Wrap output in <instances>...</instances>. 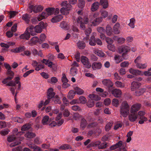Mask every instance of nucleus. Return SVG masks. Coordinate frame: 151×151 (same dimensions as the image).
<instances>
[{
  "label": "nucleus",
  "mask_w": 151,
  "mask_h": 151,
  "mask_svg": "<svg viewBox=\"0 0 151 151\" xmlns=\"http://www.w3.org/2000/svg\"><path fill=\"white\" fill-rule=\"evenodd\" d=\"M129 106L126 101H123L120 106V113L124 117H126L129 113Z\"/></svg>",
  "instance_id": "obj_1"
},
{
  "label": "nucleus",
  "mask_w": 151,
  "mask_h": 151,
  "mask_svg": "<svg viewBox=\"0 0 151 151\" xmlns=\"http://www.w3.org/2000/svg\"><path fill=\"white\" fill-rule=\"evenodd\" d=\"M55 95V93L54 92L53 89L52 88H50L48 89V104L51 101V100H49L50 99L54 101V102L55 104L60 103L59 99L58 96L56 95L54 97Z\"/></svg>",
  "instance_id": "obj_2"
},
{
  "label": "nucleus",
  "mask_w": 151,
  "mask_h": 151,
  "mask_svg": "<svg viewBox=\"0 0 151 151\" xmlns=\"http://www.w3.org/2000/svg\"><path fill=\"white\" fill-rule=\"evenodd\" d=\"M98 14L96 13L94 14L93 15H90L89 16V21L93 24V26H95L97 25L102 21V18L101 17L96 18L93 21H92V20L98 16Z\"/></svg>",
  "instance_id": "obj_3"
},
{
  "label": "nucleus",
  "mask_w": 151,
  "mask_h": 151,
  "mask_svg": "<svg viewBox=\"0 0 151 151\" xmlns=\"http://www.w3.org/2000/svg\"><path fill=\"white\" fill-rule=\"evenodd\" d=\"M81 61L84 66L87 68H89L91 67L88 58L86 56H82L81 57Z\"/></svg>",
  "instance_id": "obj_4"
},
{
  "label": "nucleus",
  "mask_w": 151,
  "mask_h": 151,
  "mask_svg": "<svg viewBox=\"0 0 151 151\" xmlns=\"http://www.w3.org/2000/svg\"><path fill=\"white\" fill-rule=\"evenodd\" d=\"M130 47L127 45H122L119 47L118 50L119 52L122 53L124 56L130 50Z\"/></svg>",
  "instance_id": "obj_5"
},
{
  "label": "nucleus",
  "mask_w": 151,
  "mask_h": 151,
  "mask_svg": "<svg viewBox=\"0 0 151 151\" xmlns=\"http://www.w3.org/2000/svg\"><path fill=\"white\" fill-rule=\"evenodd\" d=\"M46 14L43 12L38 17H34L31 19V22L33 24H36L38 21L41 20L45 18Z\"/></svg>",
  "instance_id": "obj_6"
},
{
  "label": "nucleus",
  "mask_w": 151,
  "mask_h": 151,
  "mask_svg": "<svg viewBox=\"0 0 151 151\" xmlns=\"http://www.w3.org/2000/svg\"><path fill=\"white\" fill-rule=\"evenodd\" d=\"M141 107V104H140L137 103L133 104L131 107V112L132 113L136 112L140 109Z\"/></svg>",
  "instance_id": "obj_7"
},
{
  "label": "nucleus",
  "mask_w": 151,
  "mask_h": 151,
  "mask_svg": "<svg viewBox=\"0 0 151 151\" xmlns=\"http://www.w3.org/2000/svg\"><path fill=\"white\" fill-rule=\"evenodd\" d=\"M140 83L138 82L133 81L131 83V90L132 91H134L139 88L141 86Z\"/></svg>",
  "instance_id": "obj_8"
},
{
  "label": "nucleus",
  "mask_w": 151,
  "mask_h": 151,
  "mask_svg": "<svg viewBox=\"0 0 151 151\" xmlns=\"http://www.w3.org/2000/svg\"><path fill=\"white\" fill-rule=\"evenodd\" d=\"M48 67L52 72L56 71L57 69V65L55 63L48 60Z\"/></svg>",
  "instance_id": "obj_9"
},
{
  "label": "nucleus",
  "mask_w": 151,
  "mask_h": 151,
  "mask_svg": "<svg viewBox=\"0 0 151 151\" xmlns=\"http://www.w3.org/2000/svg\"><path fill=\"white\" fill-rule=\"evenodd\" d=\"M111 93L112 94L116 97H120L122 94L121 90L117 88L113 89L111 91Z\"/></svg>",
  "instance_id": "obj_10"
},
{
  "label": "nucleus",
  "mask_w": 151,
  "mask_h": 151,
  "mask_svg": "<svg viewBox=\"0 0 151 151\" xmlns=\"http://www.w3.org/2000/svg\"><path fill=\"white\" fill-rule=\"evenodd\" d=\"M29 32L30 35L34 36L37 35L34 27L32 26H29L26 29V32Z\"/></svg>",
  "instance_id": "obj_11"
},
{
  "label": "nucleus",
  "mask_w": 151,
  "mask_h": 151,
  "mask_svg": "<svg viewBox=\"0 0 151 151\" xmlns=\"http://www.w3.org/2000/svg\"><path fill=\"white\" fill-rule=\"evenodd\" d=\"M103 84L108 87H111L113 85V83L109 79H104L102 81Z\"/></svg>",
  "instance_id": "obj_12"
},
{
  "label": "nucleus",
  "mask_w": 151,
  "mask_h": 151,
  "mask_svg": "<svg viewBox=\"0 0 151 151\" xmlns=\"http://www.w3.org/2000/svg\"><path fill=\"white\" fill-rule=\"evenodd\" d=\"M124 56V54H122V56L118 55H115L114 58L115 63L118 64L122 61L124 59L123 58Z\"/></svg>",
  "instance_id": "obj_13"
},
{
  "label": "nucleus",
  "mask_w": 151,
  "mask_h": 151,
  "mask_svg": "<svg viewBox=\"0 0 151 151\" xmlns=\"http://www.w3.org/2000/svg\"><path fill=\"white\" fill-rule=\"evenodd\" d=\"M63 16L59 14L53 17L51 20V22L53 23H56L60 21L63 18Z\"/></svg>",
  "instance_id": "obj_14"
},
{
  "label": "nucleus",
  "mask_w": 151,
  "mask_h": 151,
  "mask_svg": "<svg viewBox=\"0 0 151 151\" xmlns=\"http://www.w3.org/2000/svg\"><path fill=\"white\" fill-rule=\"evenodd\" d=\"M40 23L41 24H42V26L41 25H37L34 28L36 34L41 33L42 30L43 26L44 23L42 22H40Z\"/></svg>",
  "instance_id": "obj_15"
},
{
  "label": "nucleus",
  "mask_w": 151,
  "mask_h": 151,
  "mask_svg": "<svg viewBox=\"0 0 151 151\" xmlns=\"http://www.w3.org/2000/svg\"><path fill=\"white\" fill-rule=\"evenodd\" d=\"M99 3L98 1H96L92 5L91 10L92 12L97 10L99 8Z\"/></svg>",
  "instance_id": "obj_16"
},
{
  "label": "nucleus",
  "mask_w": 151,
  "mask_h": 151,
  "mask_svg": "<svg viewBox=\"0 0 151 151\" xmlns=\"http://www.w3.org/2000/svg\"><path fill=\"white\" fill-rule=\"evenodd\" d=\"M25 47L23 46L18 47H16L15 49L11 50V51L14 53L19 52L24 50H25Z\"/></svg>",
  "instance_id": "obj_17"
},
{
  "label": "nucleus",
  "mask_w": 151,
  "mask_h": 151,
  "mask_svg": "<svg viewBox=\"0 0 151 151\" xmlns=\"http://www.w3.org/2000/svg\"><path fill=\"white\" fill-rule=\"evenodd\" d=\"M138 116L135 113L129 114L128 116L129 120L131 122L135 121L137 118Z\"/></svg>",
  "instance_id": "obj_18"
},
{
  "label": "nucleus",
  "mask_w": 151,
  "mask_h": 151,
  "mask_svg": "<svg viewBox=\"0 0 151 151\" xmlns=\"http://www.w3.org/2000/svg\"><path fill=\"white\" fill-rule=\"evenodd\" d=\"M21 39L28 40L30 37V35L29 32H26V29L24 33L22 34L19 37Z\"/></svg>",
  "instance_id": "obj_19"
},
{
  "label": "nucleus",
  "mask_w": 151,
  "mask_h": 151,
  "mask_svg": "<svg viewBox=\"0 0 151 151\" xmlns=\"http://www.w3.org/2000/svg\"><path fill=\"white\" fill-rule=\"evenodd\" d=\"M135 95L137 96H139L142 94L145 91L146 89L145 88H141L136 90L135 91Z\"/></svg>",
  "instance_id": "obj_20"
},
{
  "label": "nucleus",
  "mask_w": 151,
  "mask_h": 151,
  "mask_svg": "<svg viewBox=\"0 0 151 151\" xmlns=\"http://www.w3.org/2000/svg\"><path fill=\"white\" fill-rule=\"evenodd\" d=\"M22 19L26 23L28 24L29 23L30 16L27 14H23L22 16Z\"/></svg>",
  "instance_id": "obj_21"
},
{
  "label": "nucleus",
  "mask_w": 151,
  "mask_h": 151,
  "mask_svg": "<svg viewBox=\"0 0 151 151\" xmlns=\"http://www.w3.org/2000/svg\"><path fill=\"white\" fill-rule=\"evenodd\" d=\"M93 52L95 54L100 57H103L105 55L104 53L101 50L96 49H93Z\"/></svg>",
  "instance_id": "obj_22"
},
{
  "label": "nucleus",
  "mask_w": 151,
  "mask_h": 151,
  "mask_svg": "<svg viewBox=\"0 0 151 151\" xmlns=\"http://www.w3.org/2000/svg\"><path fill=\"white\" fill-rule=\"evenodd\" d=\"M87 124L86 120L84 118L81 119L80 123V127L82 130H83Z\"/></svg>",
  "instance_id": "obj_23"
},
{
  "label": "nucleus",
  "mask_w": 151,
  "mask_h": 151,
  "mask_svg": "<svg viewBox=\"0 0 151 151\" xmlns=\"http://www.w3.org/2000/svg\"><path fill=\"white\" fill-rule=\"evenodd\" d=\"M101 66L102 65L101 63L94 62L92 64V68L93 70H95L96 69L101 68Z\"/></svg>",
  "instance_id": "obj_24"
},
{
  "label": "nucleus",
  "mask_w": 151,
  "mask_h": 151,
  "mask_svg": "<svg viewBox=\"0 0 151 151\" xmlns=\"http://www.w3.org/2000/svg\"><path fill=\"white\" fill-rule=\"evenodd\" d=\"M74 89L75 91V92L77 94L79 95H81L83 94L84 93V91L81 88H79L78 86H76L74 88Z\"/></svg>",
  "instance_id": "obj_25"
},
{
  "label": "nucleus",
  "mask_w": 151,
  "mask_h": 151,
  "mask_svg": "<svg viewBox=\"0 0 151 151\" xmlns=\"http://www.w3.org/2000/svg\"><path fill=\"white\" fill-rule=\"evenodd\" d=\"M88 96L92 100H94L96 101H98L101 99V97L98 95L94 94H90Z\"/></svg>",
  "instance_id": "obj_26"
},
{
  "label": "nucleus",
  "mask_w": 151,
  "mask_h": 151,
  "mask_svg": "<svg viewBox=\"0 0 151 151\" xmlns=\"http://www.w3.org/2000/svg\"><path fill=\"white\" fill-rule=\"evenodd\" d=\"M99 3L104 9H106L109 6L107 0H100Z\"/></svg>",
  "instance_id": "obj_27"
},
{
  "label": "nucleus",
  "mask_w": 151,
  "mask_h": 151,
  "mask_svg": "<svg viewBox=\"0 0 151 151\" xmlns=\"http://www.w3.org/2000/svg\"><path fill=\"white\" fill-rule=\"evenodd\" d=\"M36 134L34 133L31 132H28L24 134V136L28 139H32L35 137Z\"/></svg>",
  "instance_id": "obj_28"
},
{
  "label": "nucleus",
  "mask_w": 151,
  "mask_h": 151,
  "mask_svg": "<svg viewBox=\"0 0 151 151\" xmlns=\"http://www.w3.org/2000/svg\"><path fill=\"white\" fill-rule=\"evenodd\" d=\"M120 27V24L118 23H116L114 26L113 30L115 33L119 34L120 32V31L119 30Z\"/></svg>",
  "instance_id": "obj_29"
},
{
  "label": "nucleus",
  "mask_w": 151,
  "mask_h": 151,
  "mask_svg": "<svg viewBox=\"0 0 151 151\" xmlns=\"http://www.w3.org/2000/svg\"><path fill=\"white\" fill-rule=\"evenodd\" d=\"M38 38L37 37L34 36L32 37L29 42V44L31 45L35 44L38 42Z\"/></svg>",
  "instance_id": "obj_30"
},
{
  "label": "nucleus",
  "mask_w": 151,
  "mask_h": 151,
  "mask_svg": "<svg viewBox=\"0 0 151 151\" xmlns=\"http://www.w3.org/2000/svg\"><path fill=\"white\" fill-rule=\"evenodd\" d=\"M75 94L76 93L74 90H70L68 93L67 97L68 99H72L74 98Z\"/></svg>",
  "instance_id": "obj_31"
},
{
  "label": "nucleus",
  "mask_w": 151,
  "mask_h": 151,
  "mask_svg": "<svg viewBox=\"0 0 151 151\" xmlns=\"http://www.w3.org/2000/svg\"><path fill=\"white\" fill-rule=\"evenodd\" d=\"M78 104H85L87 102V99L83 96H80L78 100Z\"/></svg>",
  "instance_id": "obj_32"
},
{
  "label": "nucleus",
  "mask_w": 151,
  "mask_h": 151,
  "mask_svg": "<svg viewBox=\"0 0 151 151\" xmlns=\"http://www.w3.org/2000/svg\"><path fill=\"white\" fill-rule=\"evenodd\" d=\"M89 44L91 46H95L96 45V40L94 36H92L89 41Z\"/></svg>",
  "instance_id": "obj_33"
},
{
  "label": "nucleus",
  "mask_w": 151,
  "mask_h": 151,
  "mask_svg": "<svg viewBox=\"0 0 151 151\" xmlns=\"http://www.w3.org/2000/svg\"><path fill=\"white\" fill-rule=\"evenodd\" d=\"M77 46L79 49H83L85 47L86 45L83 42L79 41L77 43Z\"/></svg>",
  "instance_id": "obj_34"
},
{
  "label": "nucleus",
  "mask_w": 151,
  "mask_h": 151,
  "mask_svg": "<svg viewBox=\"0 0 151 151\" xmlns=\"http://www.w3.org/2000/svg\"><path fill=\"white\" fill-rule=\"evenodd\" d=\"M106 32L107 35L110 36L112 34V29L110 26L108 25L106 27Z\"/></svg>",
  "instance_id": "obj_35"
},
{
  "label": "nucleus",
  "mask_w": 151,
  "mask_h": 151,
  "mask_svg": "<svg viewBox=\"0 0 151 151\" xmlns=\"http://www.w3.org/2000/svg\"><path fill=\"white\" fill-rule=\"evenodd\" d=\"M42 8L41 6H35L33 12L35 13H37L38 12L42 11Z\"/></svg>",
  "instance_id": "obj_36"
},
{
  "label": "nucleus",
  "mask_w": 151,
  "mask_h": 151,
  "mask_svg": "<svg viewBox=\"0 0 151 151\" xmlns=\"http://www.w3.org/2000/svg\"><path fill=\"white\" fill-rule=\"evenodd\" d=\"M60 13L62 14L67 15L69 13V11L65 9V7L62 8L60 10Z\"/></svg>",
  "instance_id": "obj_37"
},
{
  "label": "nucleus",
  "mask_w": 151,
  "mask_h": 151,
  "mask_svg": "<svg viewBox=\"0 0 151 151\" xmlns=\"http://www.w3.org/2000/svg\"><path fill=\"white\" fill-rule=\"evenodd\" d=\"M123 124L122 121H118L117 123L116 124L115 126L114 127V129L115 130H116L118 129L119 128L121 127Z\"/></svg>",
  "instance_id": "obj_38"
},
{
  "label": "nucleus",
  "mask_w": 151,
  "mask_h": 151,
  "mask_svg": "<svg viewBox=\"0 0 151 151\" xmlns=\"http://www.w3.org/2000/svg\"><path fill=\"white\" fill-rule=\"evenodd\" d=\"M16 139V137L14 134H12L8 136L7 139V141L9 142L14 141Z\"/></svg>",
  "instance_id": "obj_39"
},
{
  "label": "nucleus",
  "mask_w": 151,
  "mask_h": 151,
  "mask_svg": "<svg viewBox=\"0 0 151 151\" xmlns=\"http://www.w3.org/2000/svg\"><path fill=\"white\" fill-rule=\"evenodd\" d=\"M79 3L78 4V7L80 8H83L85 5V1L84 0H78Z\"/></svg>",
  "instance_id": "obj_40"
},
{
  "label": "nucleus",
  "mask_w": 151,
  "mask_h": 151,
  "mask_svg": "<svg viewBox=\"0 0 151 151\" xmlns=\"http://www.w3.org/2000/svg\"><path fill=\"white\" fill-rule=\"evenodd\" d=\"M135 22V20L134 18H131L130 19V23L128 25L131 28H133L134 27V23Z\"/></svg>",
  "instance_id": "obj_41"
},
{
  "label": "nucleus",
  "mask_w": 151,
  "mask_h": 151,
  "mask_svg": "<svg viewBox=\"0 0 151 151\" xmlns=\"http://www.w3.org/2000/svg\"><path fill=\"white\" fill-rule=\"evenodd\" d=\"M31 127L30 126L29 124H26L23 125L21 128V130L22 131H25L29 129Z\"/></svg>",
  "instance_id": "obj_42"
},
{
  "label": "nucleus",
  "mask_w": 151,
  "mask_h": 151,
  "mask_svg": "<svg viewBox=\"0 0 151 151\" xmlns=\"http://www.w3.org/2000/svg\"><path fill=\"white\" fill-rule=\"evenodd\" d=\"M113 124V123L112 122H109L106 124L105 127V130L106 131H108L109 130Z\"/></svg>",
  "instance_id": "obj_43"
},
{
  "label": "nucleus",
  "mask_w": 151,
  "mask_h": 151,
  "mask_svg": "<svg viewBox=\"0 0 151 151\" xmlns=\"http://www.w3.org/2000/svg\"><path fill=\"white\" fill-rule=\"evenodd\" d=\"M94 105V102L93 100H89L87 104V106L90 108L93 107Z\"/></svg>",
  "instance_id": "obj_44"
},
{
  "label": "nucleus",
  "mask_w": 151,
  "mask_h": 151,
  "mask_svg": "<svg viewBox=\"0 0 151 151\" xmlns=\"http://www.w3.org/2000/svg\"><path fill=\"white\" fill-rule=\"evenodd\" d=\"M13 120L15 122H17L19 123H22L24 121L23 119L18 117L13 118Z\"/></svg>",
  "instance_id": "obj_45"
},
{
  "label": "nucleus",
  "mask_w": 151,
  "mask_h": 151,
  "mask_svg": "<svg viewBox=\"0 0 151 151\" xmlns=\"http://www.w3.org/2000/svg\"><path fill=\"white\" fill-rule=\"evenodd\" d=\"M100 12L101 16L104 18H106L108 15V12L106 11L101 10L100 11Z\"/></svg>",
  "instance_id": "obj_46"
},
{
  "label": "nucleus",
  "mask_w": 151,
  "mask_h": 151,
  "mask_svg": "<svg viewBox=\"0 0 151 151\" xmlns=\"http://www.w3.org/2000/svg\"><path fill=\"white\" fill-rule=\"evenodd\" d=\"M55 12L54 8H48V16L52 14Z\"/></svg>",
  "instance_id": "obj_47"
},
{
  "label": "nucleus",
  "mask_w": 151,
  "mask_h": 151,
  "mask_svg": "<svg viewBox=\"0 0 151 151\" xmlns=\"http://www.w3.org/2000/svg\"><path fill=\"white\" fill-rule=\"evenodd\" d=\"M136 65L137 68H139L144 69L146 68L147 65L146 64H140L137 63Z\"/></svg>",
  "instance_id": "obj_48"
},
{
  "label": "nucleus",
  "mask_w": 151,
  "mask_h": 151,
  "mask_svg": "<svg viewBox=\"0 0 151 151\" xmlns=\"http://www.w3.org/2000/svg\"><path fill=\"white\" fill-rule=\"evenodd\" d=\"M107 47L108 49L112 51H115L116 50V48L114 45H113L111 44H109L107 45Z\"/></svg>",
  "instance_id": "obj_49"
},
{
  "label": "nucleus",
  "mask_w": 151,
  "mask_h": 151,
  "mask_svg": "<svg viewBox=\"0 0 151 151\" xmlns=\"http://www.w3.org/2000/svg\"><path fill=\"white\" fill-rule=\"evenodd\" d=\"M98 125L96 122H92L89 124L87 126L88 128H91L92 127H96Z\"/></svg>",
  "instance_id": "obj_50"
},
{
  "label": "nucleus",
  "mask_w": 151,
  "mask_h": 151,
  "mask_svg": "<svg viewBox=\"0 0 151 151\" xmlns=\"http://www.w3.org/2000/svg\"><path fill=\"white\" fill-rule=\"evenodd\" d=\"M112 104L115 107H117L119 105V101L117 99H114L112 101Z\"/></svg>",
  "instance_id": "obj_51"
},
{
  "label": "nucleus",
  "mask_w": 151,
  "mask_h": 151,
  "mask_svg": "<svg viewBox=\"0 0 151 151\" xmlns=\"http://www.w3.org/2000/svg\"><path fill=\"white\" fill-rule=\"evenodd\" d=\"M77 69L74 67L72 68L70 70V73L73 76H74L77 74Z\"/></svg>",
  "instance_id": "obj_52"
},
{
  "label": "nucleus",
  "mask_w": 151,
  "mask_h": 151,
  "mask_svg": "<svg viewBox=\"0 0 151 151\" xmlns=\"http://www.w3.org/2000/svg\"><path fill=\"white\" fill-rule=\"evenodd\" d=\"M24 139V138L23 137L22 138H21V139L19 141H17L16 142H14L13 143H12L10 145V146L11 147H14L16 145H19L21 144V142L20 141H21L23 139Z\"/></svg>",
  "instance_id": "obj_53"
},
{
  "label": "nucleus",
  "mask_w": 151,
  "mask_h": 151,
  "mask_svg": "<svg viewBox=\"0 0 151 151\" xmlns=\"http://www.w3.org/2000/svg\"><path fill=\"white\" fill-rule=\"evenodd\" d=\"M115 84L116 87H117L122 88L124 86V84L122 83V82L117 81L115 83Z\"/></svg>",
  "instance_id": "obj_54"
},
{
  "label": "nucleus",
  "mask_w": 151,
  "mask_h": 151,
  "mask_svg": "<svg viewBox=\"0 0 151 151\" xmlns=\"http://www.w3.org/2000/svg\"><path fill=\"white\" fill-rule=\"evenodd\" d=\"M34 70L32 69L30 70L27 71L23 75V77L24 78L27 77L30 73H33L34 72Z\"/></svg>",
  "instance_id": "obj_55"
},
{
  "label": "nucleus",
  "mask_w": 151,
  "mask_h": 151,
  "mask_svg": "<svg viewBox=\"0 0 151 151\" xmlns=\"http://www.w3.org/2000/svg\"><path fill=\"white\" fill-rule=\"evenodd\" d=\"M18 13L15 11H11L9 12V15L10 18H11L14 17Z\"/></svg>",
  "instance_id": "obj_56"
},
{
  "label": "nucleus",
  "mask_w": 151,
  "mask_h": 151,
  "mask_svg": "<svg viewBox=\"0 0 151 151\" xmlns=\"http://www.w3.org/2000/svg\"><path fill=\"white\" fill-rule=\"evenodd\" d=\"M80 54L79 52H77L75 55V57L76 60L78 62H79L80 61Z\"/></svg>",
  "instance_id": "obj_57"
},
{
  "label": "nucleus",
  "mask_w": 151,
  "mask_h": 151,
  "mask_svg": "<svg viewBox=\"0 0 151 151\" xmlns=\"http://www.w3.org/2000/svg\"><path fill=\"white\" fill-rule=\"evenodd\" d=\"M107 147V143L106 142H103L101 143L99 146V149H103L106 148Z\"/></svg>",
  "instance_id": "obj_58"
},
{
  "label": "nucleus",
  "mask_w": 151,
  "mask_h": 151,
  "mask_svg": "<svg viewBox=\"0 0 151 151\" xmlns=\"http://www.w3.org/2000/svg\"><path fill=\"white\" fill-rule=\"evenodd\" d=\"M44 65L42 64H38L35 68V70L37 71H39L40 70L44 68Z\"/></svg>",
  "instance_id": "obj_59"
},
{
  "label": "nucleus",
  "mask_w": 151,
  "mask_h": 151,
  "mask_svg": "<svg viewBox=\"0 0 151 151\" xmlns=\"http://www.w3.org/2000/svg\"><path fill=\"white\" fill-rule=\"evenodd\" d=\"M58 81V80L56 77H53L51 78L49 82L51 83H55Z\"/></svg>",
  "instance_id": "obj_60"
},
{
  "label": "nucleus",
  "mask_w": 151,
  "mask_h": 151,
  "mask_svg": "<svg viewBox=\"0 0 151 151\" xmlns=\"http://www.w3.org/2000/svg\"><path fill=\"white\" fill-rule=\"evenodd\" d=\"M73 118L75 120H77L81 118V116L78 113H76L74 114Z\"/></svg>",
  "instance_id": "obj_61"
},
{
  "label": "nucleus",
  "mask_w": 151,
  "mask_h": 151,
  "mask_svg": "<svg viewBox=\"0 0 151 151\" xmlns=\"http://www.w3.org/2000/svg\"><path fill=\"white\" fill-rule=\"evenodd\" d=\"M9 131L8 129H4L0 132V134L2 135H5L8 134Z\"/></svg>",
  "instance_id": "obj_62"
},
{
  "label": "nucleus",
  "mask_w": 151,
  "mask_h": 151,
  "mask_svg": "<svg viewBox=\"0 0 151 151\" xmlns=\"http://www.w3.org/2000/svg\"><path fill=\"white\" fill-rule=\"evenodd\" d=\"M129 65V63L127 61H124L122 62L120 64V66L123 68L127 67Z\"/></svg>",
  "instance_id": "obj_63"
},
{
  "label": "nucleus",
  "mask_w": 151,
  "mask_h": 151,
  "mask_svg": "<svg viewBox=\"0 0 151 151\" xmlns=\"http://www.w3.org/2000/svg\"><path fill=\"white\" fill-rule=\"evenodd\" d=\"M111 101L109 98H106L104 101V104L105 105H109L111 103Z\"/></svg>",
  "instance_id": "obj_64"
}]
</instances>
